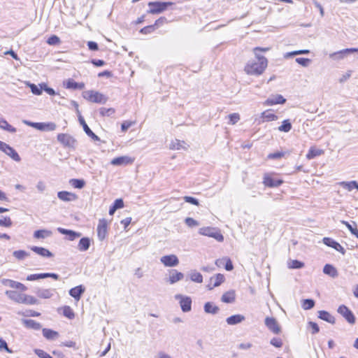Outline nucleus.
<instances>
[{
  "label": "nucleus",
  "mask_w": 358,
  "mask_h": 358,
  "mask_svg": "<svg viewBox=\"0 0 358 358\" xmlns=\"http://www.w3.org/2000/svg\"><path fill=\"white\" fill-rule=\"evenodd\" d=\"M90 239L87 237L82 238L78 245V249L80 251H86L90 248Z\"/></svg>",
  "instance_id": "obj_34"
},
{
  "label": "nucleus",
  "mask_w": 358,
  "mask_h": 358,
  "mask_svg": "<svg viewBox=\"0 0 358 358\" xmlns=\"http://www.w3.org/2000/svg\"><path fill=\"white\" fill-rule=\"evenodd\" d=\"M133 160L130 157L127 156H122L112 159L110 164L113 166H121L131 164Z\"/></svg>",
  "instance_id": "obj_22"
},
{
  "label": "nucleus",
  "mask_w": 358,
  "mask_h": 358,
  "mask_svg": "<svg viewBox=\"0 0 358 358\" xmlns=\"http://www.w3.org/2000/svg\"><path fill=\"white\" fill-rule=\"evenodd\" d=\"M22 303L34 305L38 303V300L32 296L24 294L23 301Z\"/></svg>",
  "instance_id": "obj_47"
},
{
  "label": "nucleus",
  "mask_w": 358,
  "mask_h": 358,
  "mask_svg": "<svg viewBox=\"0 0 358 358\" xmlns=\"http://www.w3.org/2000/svg\"><path fill=\"white\" fill-rule=\"evenodd\" d=\"M107 221L105 219L100 220L97 226V236L100 241H103L107 234Z\"/></svg>",
  "instance_id": "obj_12"
},
{
  "label": "nucleus",
  "mask_w": 358,
  "mask_h": 358,
  "mask_svg": "<svg viewBox=\"0 0 358 358\" xmlns=\"http://www.w3.org/2000/svg\"><path fill=\"white\" fill-rule=\"evenodd\" d=\"M184 278V274L177 270L173 269L169 271V282L170 284H174Z\"/></svg>",
  "instance_id": "obj_21"
},
{
  "label": "nucleus",
  "mask_w": 358,
  "mask_h": 358,
  "mask_svg": "<svg viewBox=\"0 0 358 358\" xmlns=\"http://www.w3.org/2000/svg\"><path fill=\"white\" fill-rule=\"evenodd\" d=\"M265 325L274 334H278L280 331V327L276 320L273 317H266L265 319Z\"/></svg>",
  "instance_id": "obj_14"
},
{
  "label": "nucleus",
  "mask_w": 358,
  "mask_h": 358,
  "mask_svg": "<svg viewBox=\"0 0 358 358\" xmlns=\"http://www.w3.org/2000/svg\"><path fill=\"white\" fill-rule=\"evenodd\" d=\"M175 298L179 300L182 310L185 313L189 312L192 309V299L190 297L182 294H176Z\"/></svg>",
  "instance_id": "obj_9"
},
{
  "label": "nucleus",
  "mask_w": 358,
  "mask_h": 358,
  "mask_svg": "<svg viewBox=\"0 0 358 358\" xmlns=\"http://www.w3.org/2000/svg\"><path fill=\"white\" fill-rule=\"evenodd\" d=\"M318 317L324 321H326L330 324H335L336 319L329 313L325 310H320L318 312Z\"/></svg>",
  "instance_id": "obj_25"
},
{
  "label": "nucleus",
  "mask_w": 358,
  "mask_h": 358,
  "mask_svg": "<svg viewBox=\"0 0 358 358\" xmlns=\"http://www.w3.org/2000/svg\"><path fill=\"white\" fill-rule=\"evenodd\" d=\"M224 281V276L221 273H217L210 279V284L208 285V289H213L214 287L220 286Z\"/></svg>",
  "instance_id": "obj_15"
},
{
  "label": "nucleus",
  "mask_w": 358,
  "mask_h": 358,
  "mask_svg": "<svg viewBox=\"0 0 358 358\" xmlns=\"http://www.w3.org/2000/svg\"><path fill=\"white\" fill-rule=\"evenodd\" d=\"M270 343L275 348H281L282 346V341L278 338H272Z\"/></svg>",
  "instance_id": "obj_62"
},
{
  "label": "nucleus",
  "mask_w": 358,
  "mask_h": 358,
  "mask_svg": "<svg viewBox=\"0 0 358 358\" xmlns=\"http://www.w3.org/2000/svg\"><path fill=\"white\" fill-rule=\"evenodd\" d=\"M229 118L230 120V123L231 124H235L239 120H240V115L238 113H232L229 115Z\"/></svg>",
  "instance_id": "obj_61"
},
{
  "label": "nucleus",
  "mask_w": 358,
  "mask_h": 358,
  "mask_svg": "<svg viewBox=\"0 0 358 358\" xmlns=\"http://www.w3.org/2000/svg\"><path fill=\"white\" fill-rule=\"evenodd\" d=\"M341 223L345 224L346 227L350 230V231L355 235L357 238H358V229L357 227V224L355 222H352V223H349L348 222L342 220Z\"/></svg>",
  "instance_id": "obj_39"
},
{
  "label": "nucleus",
  "mask_w": 358,
  "mask_h": 358,
  "mask_svg": "<svg viewBox=\"0 0 358 358\" xmlns=\"http://www.w3.org/2000/svg\"><path fill=\"white\" fill-rule=\"evenodd\" d=\"M73 104L76 106L77 112L78 113L79 122H80V124L83 126V129H84L85 132L86 133V134L88 136L91 137L94 141H99L100 140L99 138L90 129V127L86 124L85 120L83 119L82 115L80 114V112L78 110V103L76 102L73 101Z\"/></svg>",
  "instance_id": "obj_10"
},
{
  "label": "nucleus",
  "mask_w": 358,
  "mask_h": 358,
  "mask_svg": "<svg viewBox=\"0 0 358 358\" xmlns=\"http://www.w3.org/2000/svg\"><path fill=\"white\" fill-rule=\"evenodd\" d=\"M58 231L62 234L69 236V240L70 241H73L76 238L80 237L82 235L81 233L63 228H58Z\"/></svg>",
  "instance_id": "obj_27"
},
{
  "label": "nucleus",
  "mask_w": 358,
  "mask_h": 358,
  "mask_svg": "<svg viewBox=\"0 0 358 358\" xmlns=\"http://www.w3.org/2000/svg\"><path fill=\"white\" fill-rule=\"evenodd\" d=\"M5 294L10 299L16 303H22L23 301V296L24 294L12 290L6 291Z\"/></svg>",
  "instance_id": "obj_17"
},
{
  "label": "nucleus",
  "mask_w": 358,
  "mask_h": 358,
  "mask_svg": "<svg viewBox=\"0 0 358 358\" xmlns=\"http://www.w3.org/2000/svg\"><path fill=\"white\" fill-rule=\"evenodd\" d=\"M261 117L268 122L278 120V116L273 113H270L268 110L262 112L261 113ZM264 121V120H263V122Z\"/></svg>",
  "instance_id": "obj_42"
},
{
  "label": "nucleus",
  "mask_w": 358,
  "mask_h": 358,
  "mask_svg": "<svg viewBox=\"0 0 358 358\" xmlns=\"http://www.w3.org/2000/svg\"><path fill=\"white\" fill-rule=\"evenodd\" d=\"M199 233L202 236H206L208 237L213 238L218 242H222L224 241V236L220 233V231L215 227H201L199 229Z\"/></svg>",
  "instance_id": "obj_3"
},
{
  "label": "nucleus",
  "mask_w": 358,
  "mask_h": 358,
  "mask_svg": "<svg viewBox=\"0 0 358 358\" xmlns=\"http://www.w3.org/2000/svg\"><path fill=\"white\" fill-rule=\"evenodd\" d=\"M57 196L63 201H73L78 199L76 194L66 191L59 192L57 193Z\"/></svg>",
  "instance_id": "obj_18"
},
{
  "label": "nucleus",
  "mask_w": 358,
  "mask_h": 358,
  "mask_svg": "<svg viewBox=\"0 0 358 358\" xmlns=\"http://www.w3.org/2000/svg\"><path fill=\"white\" fill-rule=\"evenodd\" d=\"M187 144L183 141H180V140H178V139H175L174 141H173L171 144H170V149L171 150H187Z\"/></svg>",
  "instance_id": "obj_28"
},
{
  "label": "nucleus",
  "mask_w": 358,
  "mask_h": 358,
  "mask_svg": "<svg viewBox=\"0 0 358 358\" xmlns=\"http://www.w3.org/2000/svg\"><path fill=\"white\" fill-rule=\"evenodd\" d=\"M219 308L210 302H207L204 305V311L207 313L216 314L219 311Z\"/></svg>",
  "instance_id": "obj_41"
},
{
  "label": "nucleus",
  "mask_w": 358,
  "mask_h": 358,
  "mask_svg": "<svg viewBox=\"0 0 358 358\" xmlns=\"http://www.w3.org/2000/svg\"><path fill=\"white\" fill-rule=\"evenodd\" d=\"M323 272L332 278H336L338 276L337 270L331 264H326L324 266Z\"/></svg>",
  "instance_id": "obj_37"
},
{
  "label": "nucleus",
  "mask_w": 358,
  "mask_h": 358,
  "mask_svg": "<svg viewBox=\"0 0 358 358\" xmlns=\"http://www.w3.org/2000/svg\"><path fill=\"white\" fill-rule=\"evenodd\" d=\"M324 153V151L320 149H317L314 147L310 148L308 154L306 155V157L308 159H312L315 157L322 155Z\"/></svg>",
  "instance_id": "obj_40"
},
{
  "label": "nucleus",
  "mask_w": 358,
  "mask_h": 358,
  "mask_svg": "<svg viewBox=\"0 0 358 358\" xmlns=\"http://www.w3.org/2000/svg\"><path fill=\"white\" fill-rule=\"evenodd\" d=\"M23 324H24V326L27 328H29V329H35V330H38L41 329V325L40 323L36 322L35 320H24L22 321Z\"/></svg>",
  "instance_id": "obj_38"
},
{
  "label": "nucleus",
  "mask_w": 358,
  "mask_h": 358,
  "mask_svg": "<svg viewBox=\"0 0 358 358\" xmlns=\"http://www.w3.org/2000/svg\"><path fill=\"white\" fill-rule=\"evenodd\" d=\"M310 62L311 60L308 58L299 57L296 59V62L304 67L308 66L310 64Z\"/></svg>",
  "instance_id": "obj_56"
},
{
  "label": "nucleus",
  "mask_w": 358,
  "mask_h": 358,
  "mask_svg": "<svg viewBox=\"0 0 358 358\" xmlns=\"http://www.w3.org/2000/svg\"><path fill=\"white\" fill-rule=\"evenodd\" d=\"M85 292V287L83 285L76 286L69 290V294L76 301H79L81 295Z\"/></svg>",
  "instance_id": "obj_23"
},
{
  "label": "nucleus",
  "mask_w": 358,
  "mask_h": 358,
  "mask_svg": "<svg viewBox=\"0 0 358 358\" xmlns=\"http://www.w3.org/2000/svg\"><path fill=\"white\" fill-rule=\"evenodd\" d=\"M292 129V124L289 120H285L282 125L278 127L280 131L289 132Z\"/></svg>",
  "instance_id": "obj_48"
},
{
  "label": "nucleus",
  "mask_w": 358,
  "mask_h": 358,
  "mask_svg": "<svg viewBox=\"0 0 358 358\" xmlns=\"http://www.w3.org/2000/svg\"><path fill=\"white\" fill-rule=\"evenodd\" d=\"M302 308L304 310H309L314 307L315 301L313 299H304L302 301Z\"/></svg>",
  "instance_id": "obj_51"
},
{
  "label": "nucleus",
  "mask_w": 358,
  "mask_h": 358,
  "mask_svg": "<svg viewBox=\"0 0 358 358\" xmlns=\"http://www.w3.org/2000/svg\"><path fill=\"white\" fill-rule=\"evenodd\" d=\"M5 350L8 353H12V350L9 349L6 342L0 338V351Z\"/></svg>",
  "instance_id": "obj_59"
},
{
  "label": "nucleus",
  "mask_w": 358,
  "mask_h": 358,
  "mask_svg": "<svg viewBox=\"0 0 358 358\" xmlns=\"http://www.w3.org/2000/svg\"><path fill=\"white\" fill-rule=\"evenodd\" d=\"M190 279L192 281L198 283H201L203 282L202 275L197 271H193L190 273Z\"/></svg>",
  "instance_id": "obj_49"
},
{
  "label": "nucleus",
  "mask_w": 358,
  "mask_h": 358,
  "mask_svg": "<svg viewBox=\"0 0 358 358\" xmlns=\"http://www.w3.org/2000/svg\"><path fill=\"white\" fill-rule=\"evenodd\" d=\"M304 266V264L299 260H291L288 262L289 268H301Z\"/></svg>",
  "instance_id": "obj_52"
},
{
  "label": "nucleus",
  "mask_w": 358,
  "mask_h": 358,
  "mask_svg": "<svg viewBox=\"0 0 358 358\" xmlns=\"http://www.w3.org/2000/svg\"><path fill=\"white\" fill-rule=\"evenodd\" d=\"M0 150L15 162H20L21 158L18 153L9 145L0 141Z\"/></svg>",
  "instance_id": "obj_6"
},
{
  "label": "nucleus",
  "mask_w": 358,
  "mask_h": 358,
  "mask_svg": "<svg viewBox=\"0 0 358 358\" xmlns=\"http://www.w3.org/2000/svg\"><path fill=\"white\" fill-rule=\"evenodd\" d=\"M45 278L44 273L31 274L27 277V280L29 281L36 280Z\"/></svg>",
  "instance_id": "obj_58"
},
{
  "label": "nucleus",
  "mask_w": 358,
  "mask_h": 358,
  "mask_svg": "<svg viewBox=\"0 0 358 358\" xmlns=\"http://www.w3.org/2000/svg\"><path fill=\"white\" fill-rule=\"evenodd\" d=\"M47 43L50 45H58L60 43V39L56 35H52L48 39Z\"/></svg>",
  "instance_id": "obj_55"
},
{
  "label": "nucleus",
  "mask_w": 358,
  "mask_h": 358,
  "mask_svg": "<svg viewBox=\"0 0 358 358\" xmlns=\"http://www.w3.org/2000/svg\"><path fill=\"white\" fill-rule=\"evenodd\" d=\"M63 315L69 319H73L75 317L73 310L70 306H66L63 308Z\"/></svg>",
  "instance_id": "obj_50"
},
{
  "label": "nucleus",
  "mask_w": 358,
  "mask_h": 358,
  "mask_svg": "<svg viewBox=\"0 0 358 358\" xmlns=\"http://www.w3.org/2000/svg\"><path fill=\"white\" fill-rule=\"evenodd\" d=\"M155 25H150L141 29V32L145 34H150L155 30Z\"/></svg>",
  "instance_id": "obj_64"
},
{
  "label": "nucleus",
  "mask_w": 358,
  "mask_h": 358,
  "mask_svg": "<svg viewBox=\"0 0 358 358\" xmlns=\"http://www.w3.org/2000/svg\"><path fill=\"white\" fill-rule=\"evenodd\" d=\"M13 255L18 260H22L29 256V253L24 250H15L13 252Z\"/></svg>",
  "instance_id": "obj_45"
},
{
  "label": "nucleus",
  "mask_w": 358,
  "mask_h": 358,
  "mask_svg": "<svg viewBox=\"0 0 358 358\" xmlns=\"http://www.w3.org/2000/svg\"><path fill=\"white\" fill-rule=\"evenodd\" d=\"M185 223L189 227H194L199 225V223L196 220L192 218V217H187L185 220Z\"/></svg>",
  "instance_id": "obj_54"
},
{
  "label": "nucleus",
  "mask_w": 358,
  "mask_h": 358,
  "mask_svg": "<svg viewBox=\"0 0 358 358\" xmlns=\"http://www.w3.org/2000/svg\"><path fill=\"white\" fill-rule=\"evenodd\" d=\"M57 141L65 147L73 148L76 147V139L67 134H59L57 135Z\"/></svg>",
  "instance_id": "obj_7"
},
{
  "label": "nucleus",
  "mask_w": 358,
  "mask_h": 358,
  "mask_svg": "<svg viewBox=\"0 0 358 358\" xmlns=\"http://www.w3.org/2000/svg\"><path fill=\"white\" fill-rule=\"evenodd\" d=\"M337 311L349 324H354L355 323V317L353 313L346 306L341 305Z\"/></svg>",
  "instance_id": "obj_8"
},
{
  "label": "nucleus",
  "mask_w": 358,
  "mask_h": 358,
  "mask_svg": "<svg viewBox=\"0 0 358 358\" xmlns=\"http://www.w3.org/2000/svg\"><path fill=\"white\" fill-rule=\"evenodd\" d=\"M83 96L88 101L104 104L108 101V97L104 94L94 90H87L83 93Z\"/></svg>",
  "instance_id": "obj_2"
},
{
  "label": "nucleus",
  "mask_w": 358,
  "mask_h": 358,
  "mask_svg": "<svg viewBox=\"0 0 358 358\" xmlns=\"http://www.w3.org/2000/svg\"><path fill=\"white\" fill-rule=\"evenodd\" d=\"M43 335L48 340H55L59 336L57 331L46 328L43 329Z\"/></svg>",
  "instance_id": "obj_33"
},
{
  "label": "nucleus",
  "mask_w": 358,
  "mask_h": 358,
  "mask_svg": "<svg viewBox=\"0 0 358 358\" xmlns=\"http://www.w3.org/2000/svg\"><path fill=\"white\" fill-rule=\"evenodd\" d=\"M34 352L40 358H52L49 354L42 350L36 349Z\"/></svg>",
  "instance_id": "obj_60"
},
{
  "label": "nucleus",
  "mask_w": 358,
  "mask_h": 358,
  "mask_svg": "<svg viewBox=\"0 0 358 358\" xmlns=\"http://www.w3.org/2000/svg\"><path fill=\"white\" fill-rule=\"evenodd\" d=\"M27 85L30 87L31 91L34 94L41 95L42 94L43 83L39 85L40 87L35 84L29 83H27Z\"/></svg>",
  "instance_id": "obj_46"
},
{
  "label": "nucleus",
  "mask_w": 358,
  "mask_h": 358,
  "mask_svg": "<svg viewBox=\"0 0 358 358\" xmlns=\"http://www.w3.org/2000/svg\"><path fill=\"white\" fill-rule=\"evenodd\" d=\"M36 293L41 299H50L53 295L52 290L50 289H38Z\"/></svg>",
  "instance_id": "obj_36"
},
{
  "label": "nucleus",
  "mask_w": 358,
  "mask_h": 358,
  "mask_svg": "<svg viewBox=\"0 0 358 358\" xmlns=\"http://www.w3.org/2000/svg\"><path fill=\"white\" fill-rule=\"evenodd\" d=\"M1 283L6 286H8L11 288L20 289L21 291H26L27 287L21 282L14 281L10 279H2Z\"/></svg>",
  "instance_id": "obj_16"
},
{
  "label": "nucleus",
  "mask_w": 358,
  "mask_h": 358,
  "mask_svg": "<svg viewBox=\"0 0 358 358\" xmlns=\"http://www.w3.org/2000/svg\"><path fill=\"white\" fill-rule=\"evenodd\" d=\"M115 113V109L114 108H101L100 109V114L103 116L107 115L110 116L111 115H113Z\"/></svg>",
  "instance_id": "obj_57"
},
{
  "label": "nucleus",
  "mask_w": 358,
  "mask_h": 358,
  "mask_svg": "<svg viewBox=\"0 0 358 358\" xmlns=\"http://www.w3.org/2000/svg\"><path fill=\"white\" fill-rule=\"evenodd\" d=\"M282 183L281 180H275L268 176H265L264 178V184L270 187H275L280 186Z\"/></svg>",
  "instance_id": "obj_26"
},
{
  "label": "nucleus",
  "mask_w": 358,
  "mask_h": 358,
  "mask_svg": "<svg viewBox=\"0 0 358 358\" xmlns=\"http://www.w3.org/2000/svg\"><path fill=\"white\" fill-rule=\"evenodd\" d=\"M52 231L48 229H40L34 231V237L37 239H44L51 236Z\"/></svg>",
  "instance_id": "obj_32"
},
{
  "label": "nucleus",
  "mask_w": 358,
  "mask_h": 358,
  "mask_svg": "<svg viewBox=\"0 0 358 358\" xmlns=\"http://www.w3.org/2000/svg\"><path fill=\"white\" fill-rule=\"evenodd\" d=\"M183 199L187 203H189L195 206L199 205V201L192 196H185Z\"/></svg>",
  "instance_id": "obj_63"
},
{
  "label": "nucleus",
  "mask_w": 358,
  "mask_h": 358,
  "mask_svg": "<svg viewBox=\"0 0 358 358\" xmlns=\"http://www.w3.org/2000/svg\"><path fill=\"white\" fill-rule=\"evenodd\" d=\"M160 262L166 267H173L179 264V259L176 255H169L162 256Z\"/></svg>",
  "instance_id": "obj_11"
},
{
  "label": "nucleus",
  "mask_w": 358,
  "mask_h": 358,
  "mask_svg": "<svg viewBox=\"0 0 358 358\" xmlns=\"http://www.w3.org/2000/svg\"><path fill=\"white\" fill-rule=\"evenodd\" d=\"M0 128L6 131H8L10 133L16 132V129L11 126L10 124H9L8 122L4 119L0 118Z\"/></svg>",
  "instance_id": "obj_43"
},
{
  "label": "nucleus",
  "mask_w": 358,
  "mask_h": 358,
  "mask_svg": "<svg viewBox=\"0 0 358 358\" xmlns=\"http://www.w3.org/2000/svg\"><path fill=\"white\" fill-rule=\"evenodd\" d=\"M338 185L347 189L349 192H351L352 189H356L358 191V182L355 180L350 181V182H338Z\"/></svg>",
  "instance_id": "obj_31"
},
{
  "label": "nucleus",
  "mask_w": 358,
  "mask_h": 358,
  "mask_svg": "<svg viewBox=\"0 0 358 358\" xmlns=\"http://www.w3.org/2000/svg\"><path fill=\"white\" fill-rule=\"evenodd\" d=\"M69 183L77 189H82L85 185V182L82 179H71Z\"/></svg>",
  "instance_id": "obj_44"
},
{
  "label": "nucleus",
  "mask_w": 358,
  "mask_h": 358,
  "mask_svg": "<svg viewBox=\"0 0 358 358\" xmlns=\"http://www.w3.org/2000/svg\"><path fill=\"white\" fill-rule=\"evenodd\" d=\"M12 221L9 217H0V226L10 227L12 226Z\"/></svg>",
  "instance_id": "obj_53"
},
{
  "label": "nucleus",
  "mask_w": 358,
  "mask_h": 358,
  "mask_svg": "<svg viewBox=\"0 0 358 358\" xmlns=\"http://www.w3.org/2000/svg\"><path fill=\"white\" fill-rule=\"evenodd\" d=\"M245 320V317L242 315H234L227 318L226 322L229 325H235Z\"/></svg>",
  "instance_id": "obj_30"
},
{
  "label": "nucleus",
  "mask_w": 358,
  "mask_h": 358,
  "mask_svg": "<svg viewBox=\"0 0 358 358\" xmlns=\"http://www.w3.org/2000/svg\"><path fill=\"white\" fill-rule=\"evenodd\" d=\"M34 126L35 129L41 131H55L57 128V125L54 122H36Z\"/></svg>",
  "instance_id": "obj_19"
},
{
  "label": "nucleus",
  "mask_w": 358,
  "mask_h": 358,
  "mask_svg": "<svg viewBox=\"0 0 358 358\" xmlns=\"http://www.w3.org/2000/svg\"><path fill=\"white\" fill-rule=\"evenodd\" d=\"M323 243L325 245L334 248L336 250L341 252L342 254H345V249L338 242L335 241L332 238H324Z\"/></svg>",
  "instance_id": "obj_20"
},
{
  "label": "nucleus",
  "mask_w": 358,
  "mask_h": 358,
  "mask_svg": "<svg viewBox=\"0 0 358 358\" xmlns=\"http://www.w3.org/2000/svg\"><path fill=\"white\" fill-rule=\"evenodd\" d=\"M358 52V48H351L343 49L329 55V58L335 61H339L343 59L349 54Z\"/></svg>",
  "instance_id": "obj_5"
},
{
  "label": "nucleus",
  "mask_w": 358,
  "mask_h": 358,
  "mask_svg": "<svg viewBox=\"0 0 358 358\" xmlns=\"http://www.w3.org/2000/svg\"><path fill=\"white\" fill-rule=\"evenodd\" d=\"M31 250L36 252L37 255L43 257H52L53 254L48 249L42 247L32 246Z\"/></svg>",
  "instance_id": "obj_24"
},
{
  "label": "nucleus",
  "mask_w": 358,
  "mask_h": 358,
  "mask_svg": "<svg viewBox=\"0 0 358 358\" xmlns=\"http://www.w3.org/2000/svg\"><path fill=\"white\" fill-rule=\"evenodd\" d=\"M66 87L67 89L83 90L85 87V84L83 83H76L73 79H69L66 83Z\"/></svg>",
  "instance_id": "obj_35"
},
{
  "label": "nucleus",
  "mask_w": 358,
  "mask_h": 358,
  "mask_svg": "<svg viewBox=\"0 0 358 358\" xmlns=\"http://www.w3.org/2000/svg\"><path fill=\"white\" fill-rule=\"evenodd\" d=\"M173 5L172 2H149L148 6L150 7V10L148 13L151 14H159L166 10L168 6Z\"/></svg>",
  "instance_id": "obj_4"
},
{
  "label": "nucleus",
  "mask_w": 358,
  "mask_h": 358,
  "mask_svg": "<svg viewBox=\"0 0 358 358\" xmlns=\"http://www.w3.org/2000/svg\"><path fill=\"white\" fill-rule=\"evenodd\" d=\"M268 66V60L264 56H255V59L249 60L244 67V71L248 75L260 76L266 70Z\"/></svg>",
  "instance_id": "obj_1"
},
{
  "label": "nucleus",
  "mask_w": 358,
  "mask_h": 358,
  "mask_svg": "<svg viewBox=\"0 0 358 358\" xmlns=\"http://www.w3.org/2000/svg\"><path fill=\"white\" fill-rule=\"evenodd\" d=\"M235 299H236L235 291L229 290L222 294L221 301L224 303H231L234 302Z\"/></svg>",
  "instance_id": "obj_29"
},
{
  "label": "nucleus",
  "mask_w": 358,
  "mask_h": 358,
  "mask_svg": "<svg viewBox=\"0 0 358 358\" xmlns=\"http://www.w3.org/2000/svg\"><path fill=\"white\" fill-rule=\"evenodd\" d=\"M286 99L280 94L272 95L268 97L264 102V106H273L275 104H283Z\"/></svg>",
  "instance_id": "obj_13"
}]
</instances>
